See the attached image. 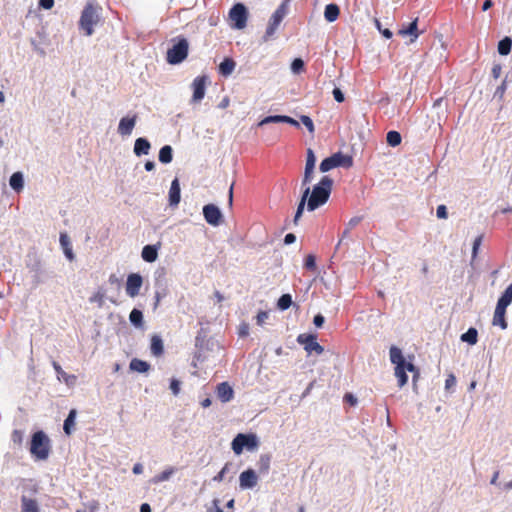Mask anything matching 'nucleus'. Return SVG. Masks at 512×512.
<instances>
[{"label":"nucleus","instance_id":"nucleus-12","mask_svg":"<svg viewBox=\"0 0 512 512\" xmlns=\"http://www.w3.org/2000/svg\"><path fill=\"white\" fill-rule=\"evenodd\" d=\"M207 84L206 76H198L192 82L193 95L191 101L199 103L205 96V88Z\"/></svg>","mask_w":512,"mask_h":512},{"label":"nucleus","instance_id":"nucleus-35","mask_svg":"<svg viewBox=\"0 0 512 512\" xmlns=\"http://www.w3.org/2000/svg\"><path fill=\"white\" fill-rule=\"evenodd\" d=\"M512 40L509 37H505L498 43V52L500 55H508L511 51Z\"/></svg>","mask_w":512,"mask_h":512},{"label":"nucleus","instance_id":"nucleus-22","mask_svg":"<svg viewBox=\"0 0 512 512\" xmlns=\"http://www.w3.org/2000/svg\"><path fill=\"white\" fill-rule=\"evenodd\" d=\"M150 147V143L147 139L138 138L134 144V153L137 156L147 155L149 153Z\"/></svg>","mask_w":512,"mask_h":512},{"label":"nucleus","instance_id":"nucleus-21","mask_svg":"<svg viewBox=\"0 0 512 512\" xmlns=\"http://www.w3.org/2000/svg\"><path fill=\"white\" fill-rule=\"evenodd\" d=\"M21 512H40L38 503L35 499L26 496L21 497Z\"/></svg>","mask_w":512,"mask_h":512},{"label":"nucleus","instance_id":"nucleus-16","mask_svg":"<svg viewBox=\"0 0 512 512\" xmlns=\"http://www.w3.org/2000/svg\"><path fill=\"white\" fill-rule=\"evenodd\" d=\"M136 120L137 115H133L132 117H123L118 125V133L122 136L130 135L136 124Z\"/></svg>","mask_w":512,"mask_h":512},{"label":"nucleus","instance_id":"nucleus-56","mask_svg":"<svg viewBox=\"0 0 512 512\" xmlns=\"http://www.w3.org/2000/svg\"><path fill=\"white\" fill-rule=\"evenodd\" d=\"M325 319L321 314H318L314 317L313 323L316 327H321L324 323Z\"/></svg>","mask_w":512,"mask_h":512},{"label":"nucleus","instance_id":"nucleus-17","mask_svg":"<svg viewBox=\"0 0 512 512\" xmlns=\"http://www.w3.org/2000/svg\"><path fill=\"white\" fill-rule=\"evenodd\" d=\"M216 394H217V397L222 402L225 403V402H229L230 400L233 399L234 391H233L232 387L227 382H222L217 385Z\"/></svg>","mask_w":512,"mask_h":512},{"label":"nucleus","instance_id":"nucleus-58","mask_svg":"<svg viewBox=\"0 0 512 512\" xmlns=\"http://www.w3.org/2000/svg\"><path fill=\"white\" fill-rule=\"evenodd\" d=\"M295 240H296V236L294 234H292V233H289V234H287L285 236L284 243L285 244H292V243L295 242Z\"/></svg>","mask_w":512,"mask_h":512},{"label":"nucleus","instance_id":"nucleus-6","mask_svg":"<svg viewBox=\"0 0 512 512\" xmlns=\"http://www.w3.org/2000/svg\"><path fill=\"white\" fill-rule=\"evenodd\" d=\"M188 41L185 38H180L172 48L167 51V62L170 64H179L187 58L188 55Z\"/></svg>","mask_w":512,"mask_h":512},{"label":"nucleus","instance_id":"nucleus-8","mask_svg":"<svg viewBox=\"0 0 512 512\" xmlns=\"http://www.w3.org/2000/svg\"><path fill=\"white\" fill-rule=\"evenodd\" d=\"M230 19L234 22V27L237 29H243L247 25L248 12L244 4L237 3L235 4L230 12Z\"/></svg>","mask_w":512,"mask_h":512},{"label":"nucleus","instance_id":"nucleus-25","mask_svg":"<svg viewBox=\"0 0 512 512\" xmlns=\"http://www.w3.org/2000/svg\"><path fill=\"white\" fill-rule=\"evenodd\" d=\"M340 14V9L336 4H328L325 7L324 17L328 22H334L337 20Z\"/></svg>","mask_w":512,"mask_h":512},{"label":"nucleus","instance_id":"nucleus-45","mask_svg":"<svg viewBox=\"0 0 512 512\" xmlns=\"http://www.w3.org/2000/svg\"><path fill=\"white\" fill-rule=\"evenodd\" d=\"M282 116L283 115L267 116L263 120H261L259 125H264L268 123H282Z\"/></svg>","mask_w":512,"mask_h":512},{"label":"nucleus","instance_id":"nucleus-10","mask_svg":"<svg viewBox=\"0 0 512 512\" xmlns=\"http://www.w3.org/2000/svg\"><path fill=\"white\" fill-rule=\"evenodd\" d=\"M422 32L418 30V18H415L409 24H403L397 34L403 38L409 37V43H414Z\"/></svg>","mask_w":512,"mask_h":512},{"label":"nucleus","instance_id":"nucleus-47","mask_svg":"<svg viewBox=\"0 0 512 512\" xmlns=\"http://www.w3.org/2000/svg\"><path fill=\"white\" fill-rule=\"evenodd\" d=\"M60 244L63 248V250L67 248H71V242L67 234L61 233L60 235Z\"/></svg>","mask_w":512,"mask_h":512},{"label":"nucleus","instance_id":"nucleus-27","mask_svg":"<svg viewBox=\"0 0 512 512\" xmlns=\"http://www.w3.org/2000/svg\"><path fill=\"white\" fill-rule=\"evenodd\" d=\"M390 360L393 364H395V366L407 364L402 351L396 346H392L390 348Z\"/></svg>","mask_w":512,"mask_h":512},{"label":"nucleus","instance_id":"nucleus-14","mask_svg":"<svg viewBox=\"0 0 512 512\" xmlns=\"http://www.w3.org/2000/svg\"><path fill=\"white\" fill-rule=\"evenodd\" d=\"M258 477L253 469L243 471L239 476V484L242 489L253 488L257 485Z\"/></svg>","mask_w":512,"mask_h":512},{"label":"nucleus","instance_id":"nucleus-30","mask_svg":"<svg viewBox=\"0 0 512 512\" xmlns=\"http://www.w3.org/2000/svg\"><path fill=\"white\" fill-rule=\"evenodd\" d=\"M150 365L143 360L134 358L130 362V369L139 373H145L149 370Z\"/></svg>","mask_w":512,"mask_h":512},{"label":"nucleus","instance_id":"nucleus-44","mask_svg":"<svg viewBox=\"0 0 512 512\" xmlns=\"http://www.w3.org/2000/svg\"><path fill=\"white\" fill-rule=\"evenodd\" d=\"M304 266L306 269L310 270V271H315L316 270V260H315V257L313 255H308L306 258H305V262H304Z\"/></svg>","mask_w":512,"mask_h":512},{"label":"nucleus","instance_id":"nucleus-4","mask_svg":"<svg viewBox=\"0 0 512 512\" xmlns=\"http://www.w3.org/2000/svg\"><path fill=\"white\" fill-rule=\"evenodd\" d=\"M353 165V158L341 152L334 153L320 163V171L325 173L336 167L350 168Z\"/></svg>","mask_w":512,"mask_h":512},{"label":"nucleus","instance_id":"nucleus-50","mask_svg":"<svg viewBox=\"0 0 512 512\" xmlns=\"http://www.w3.org/2000/svg\"><path fill=\"white\" fill-rule=\"evenodd\" d=\"M268 318V313L266 311H260L256 316V322L258 325H263Z\"/></svg>","mask_w":512,"mask_h":512},{"label":"nucleus","instance_id":"nucleus-41","mask_svg":"<svg viewBox=\"0 0 512 512\" xmlns=\"http://www.w3.org/2000/svg\"><path fill=\"white\" fill-rule=\"evenodd\" d=\"M314 168L305 167L304 169V176L302 179V186L307 187L308 184L312 181Z\"/></svg>","mask_w":512,"mask_h":512},{"label":"nucleus","instance_id":"nucleus-19","mask_svg":"<svg viewBox=\"0 0 512 512\" xmlns=\"http://www.w3.org/2000/svg\"><path fill=\"white\" fill-rule=\"evenodd\" d=\"M506 308L496 305L492 324L494 326H500L501 329L507 328V321L505 319Z\"/></svg>","mask_w":512,"mask_h":512},{"label":"nucleus","instance_id":"nucleus-39","mask_svg":"<svg viewBox=\"0 0 512 512\" xmlns=\"http://www.w3.org/2000/svg\"><path fill=\"white\" fill-rule=\"evenodd\" d=\"M175 472L174 468H169L164 471H162L160 474L156 475L154 477V482H163L170 478V476Z\"/></svg>","mask_w":512,"mask_h":512},{"label":"nucleus","instance_id":"nucleus-43","mask_svg":"<svg viewBox=\"0 0 512 512\" xmlns=\"http://www.w3.org/2000/svg\"><path fill=\"white\" fill-rule=\"evenodd\" d=\"M301 122L304 124V126L308 129V131L313 134L314 133V124L312 119L309 116L302 115L300 117Z\"/></svg>","mask_w":512,"mask_h":512},{"label":"nucleus","instance_id":"nucleus-28","mask_svg":"<svg viewBox=\"0 0 512 512\" xmlns=\"http://www.w3.org/2000/svg\"><path fill=\"white\" fill-rule=\"evenodd\" d=\"M76 410L72 409L64 421L63 429L67 435H71L75 426Z\"/></svg>","mask_w":512,"mask_h":512},{"label":"nucleus","instance_id":"nucleus-29","mask_svg":"<svg viewBox=\"0 0 512 512\" xmlns=\"http://www.w3.org/2000/svg\"><path fill=\"white\" fill-rule=\"evenodd\" d=\"M512 302V283L505 289L498 299L497 305L507 308Z\"/></svg>","mask_w":512,"mask_h":512},{"label":"nucleus","instance_id":"nucleus-63","mask_svg":"<svg viewBox=\"0 0 512 512\" xmlns=\"http://www.w3.org/2000/svg\"><path fill=\"white\" fill-rule=\"evenodd\" d=\"M140 512H152L151 511V507L149 504L147 503H143L141 506H140Z\"/></svg>","mask_w":512,"mask_h":512},{"label":"nucleus","instance_id":"nucleus-7","mask_svg":"<svg viewBox=\"0 0 512 512\" xmlns=\"http://www.w3.org/2000/svg\"><path fill=\"white\" fill-rule=\"evenodd\" d=\"M258 441L254 434H242L239 433L232 441V450L235 454L239 455L242 453L244 447L249 450L257 448Z\"/></svg>","mask_w":512,"mask_h":512},{"label":"nucleus","instance_id":"nucleus-48","mask_svg":"<svg viewBox=\"0 0 512 512\" xmlns=\"http://www.w3.org/2000/svg\"><path fill=\"white\" fill-rule=\"evenodd\" d=\"M228 471V464H226L217 475L213 477V481L215 482H221L224 480L225 474Z\"/></svg>","mask_w":512,"mask_h":512},{"label":"nucleus","instance_id":"nucleus-53","mask_svg":"<svg viewBox=\"0 0 512 512\" xmlns=\"http://www.w3.org/2000/svg\"><path fill=\"white\" fill-rule=\"evenodd\" d=\"M333 96H334V99L339 103H341L345 100L344 94L339 88H334Z\"/></svg>","mask_w":512,"mask_h":512},{"label":"nucleus","instance_id":"nucleus-18","mask_svg":"<svg viewBox=\"0 0 512 512\" xmlns=\"http://www.w3.org/2000/svg\"><path fill=\"white\" fill-rule=\"evenodd\" d=\"M180 183L177 178H175L169 189V204L170 206H177L180 202Z\"/></svg>","mask_w":512,"mask_h":512},{"label":"nucleus","instance_id":"nucleus-33","mask_svg":"<svg viewBox=\"0 0 512 512\" xmlns=\"http://www.w3.org/2000/svg\"><path fill=\"white\" fill-rule=\"evenodd\" d=\"M172 152L171 146H163L159 151V161L165 164L170 163L172 161Z\"/></svg>","mask_w":512,"mask_h":512},{"label":"nucleus","instance_id":"nucleus-13","mask_svg":"<svg viewBox=\"0 0 512 512\" xmlns=\"http://www.w3.org/2000/svg\"><path fill=\"white\" fill-rule=\"evenodd\" d=\"M143 279L141 275L137 273H132L128 275L126 282V293L130 297H136L139 294L140 288L142 286Z\"/></svg>","mask_w":512,"mask_h":512},{"label":"nucleus","instance_id":"nucleus-9","mask_svg":"<svg viewBox=\"0 0 512 512\" xmlns=\"http://www.w3.org/2000/svg\"><path fill=\"white\" fill-rule=\"evenodd\" d=\"M297 342L304 345V349L308 353L316 352L322 354L324 352L323 346L317 342V336L313 334H300L297 337Z\"/></svg>","mask_w":512,"mask_h":512},{"label":"nucleus","instance_id":"nucleus-55","mask_svg":"<svg viewBox=\"0 0 512 512\" xmlns=\"http://www.w3.org/2000/svg\"><path fill=\"white\" fill-rule=\"evenodd\" d=\"M39 5L44 9H51L54 5V0H40Z\"/></svg>","mask_w":512,"mask_h":512},{"label":"nucleus","instance_id":"nucleus-11","mask_svg":"<svg viewBox=\"0 0 512 512\" xmlns=\"http://www.w3.org/2000/svg\"><path fill=\"white\" fill-rule=\"evenodd\" d=\"M203 216L206 222L212 226H218L222 222V213L214 204H207L203 207Z\"/></svg>","mask_w":512,"mask_h":512},{"label":"nucleus","instance_id":"nucleus-5","mask_svg":"<svg viewBox=\"0 0 512 512\" xmlns=\"http://www.w3.org/2000/svg\"><path fill=\"white\" fill-rule=\"evenodd\" d=\"M98 21H99V15L97 13L95 6L91 3H88L84 7V9L81 13L80 22H79L80 27L85 32V35H87V36L92 35V33L94 31V26L98 23Z\"/></svg>","mask_w":512,"mask_h":512},{"label":"nucleus","instance_id":"nucleus-34","mask_svg":"<svg viewBox=\"0 0 512 512\" xmlns=\"http://www.w3.org/2000/svg\"><path fill=\"white\" fill-rule=\"evenodd\" d=\"M271 456L268 454H262L258 460V468L260 473H267L270 468Z\"/></svg>","mask_w":512,"mask_h":512},{"label":"nucleus","instance_id":"nucleus-31","mask_svg":"<svg viewBox=\"0 0 512 512\" xmlns=\"http://www.w3.org/2000/svg\"><path fill=\"white\" fill-rule=\"evenodd\" d=\"M461 341L467 342L470 345H475L478 341V332L475 328L471 327L461 335Z\"/></svg>","mask_w":512,"mask_h":512},{"label":"nucleus","instance_id":"nucleus-59","mask_svg":"<svg viewBox=\"0 0 512 512\" xmlns=\"http://www.w3.org/2000/svg\"><path fill=\"white\" fill-rule=\"evenodd\" d=\"M344 400L350 403L351 405H355L357 402L356 398L350 393L345 394Z\"/></svg>","mask_w":512,"mask_h":512},{"label":"nucleus","instance_id":"nucleus-42","mask_svg":"<svg viewBox=\"0 0 512 512\" xmlns=\"http://www.w3.org/2000/svg\"><path fill=\"white\" fill-rule=\"evenodd\" d=\"M316 157L312 149L307 150L306 164L305 167L315 169Z\"/></svg>","mask_w":512,"mask_h":512},{"label":"nucleus","instance_id":"nucleus-57","mask_svg":"<svg viewBox=\"0 0 512 512\" xmlns=\"http://www.w3.org/2000/svg\"><path fill=\"white\" fill-rule=\"evenodd\" d=\"M12 438H13L14 442L21 443V441H22V433H21V431L14 430L13 434H12Z\"/></svg>","mask_w":512,"mask_h":512},{"label":"nucleus","instance_id":"nucleus-15","mask_svg":"<svg viewBox=\"0 0 512 512\" xmlns=\"http://www.w3.org/2000/svg\"><path fill=\"white\" fill-rule=\"evenodd\" d=\"M407 371L417 372V369L412 363L395 366V376L398 380L399 387H403L407 383V381H408V376L406 374Z\"/></svg>","mask_w":512,"mask_h":512},{"label":"nucleus","instance_id":"nucleus-52","mask_svg":"<svg viewBox=\"0 0 512 512\" xmlns=\"http://www.w3.org/2000/svg\"><path fill=\"white\" fill-rule=\"evenodd\" d=\"M282 123H287V124H290L292 126H295L297 128L300 127V124L298 121H296L295 119H293L292 117L290 116H286V115H283L282 116Z\"/></svg>","mask_w":512,"mask_h":512},{"label":"nucleus","instance_id":"nucleus-24","mask_svg":"<svg viewBox=\"0 0 512 512\" xmlns=\"http://www.w3.org/2000/svg\"><path fill=\"white\" fill-rule=\"evenodd\" d=\"M141 256L144 261L152 263L157 259V248L154 245H146L142 249Z\"/></svg>","mask_w":512,"mask_h":512},{"label":"nucleus","instance_id":"nucleus-26","mask_svg":"<svg viewBox=\"0 0 512 512\" xmlns=\"http://www.w3.org/2000/svg\"><path fill=\"white\" fill-rule=\"evenodd\" d=\"M53 368L58 378L62 379L66 384H73L76 381V376L67 374L56 361L53 362Z\"/></svg>","mask_w":512,"mask_h":512},{"label":"nucleus","instance_id":"nucleus-51","mask_svg":"<svg viewBox=\"0 0 512 512\" xmlns=\"http://www.w3.org/2000/svg\"><path fill=\"white\" fill-rule=\"evenodd\" d=\"M170 389L174 395H178L180 392V382L176 379H172L170 383Z\"/></svg>","mask_w":512,"mask_h":512},{"label":"nucleus","instance_id":"nucleus-20","mask_svg":"<svg viewBox=\"0 0 512 512\" xmlns=\"http://www.w3.org/2000/svg\"><path fill=\"white\" fill-rule=\"evenodd\" d=\"M150 349L151 353L156 357H159L164 353L163 341L159 335H152Z\"/></svg>","mask_w":512,"mask_h":512},{"label":"nucleus","instance_id":"nucleus-3","mask_svg":"<svg viewBox=\"0 0 512 512\" xmlns=\"http://www.w3.org/2000/svg\"><path fill=\"white\" fill-rule=\"evenodd\" d=\"M288 13V0L283 1L272 14L267 25L263 40L266 42L270 40L276 33L279 25Z\"/></svg>","mask_w":512,"mask_h":512},{"label":"nucleus","instance_id":"nucleus-38","mask_svg":"<svg viewBox=\"0 0 512 512\" xmlns=\"http://www.w3.org/2000/svg\"><path fill=\"white\" fill-rule=\"evenodd\" d=\"M129 319L135 326H141L143 323V314L138 309H133L129 315Z\"/></svg>","mask_w":512,"mask_h":512},{"label":"nucleus","instance_id":"nucleus-23","mask_svg":"<svg viewBox=\"0 0 512 512\" xmlns=\"http://www.w3.org/2000/svg\"><path fill=\"white\" fill-rule=\"evenodd\" d=\"M236 66V62L232 58H225L219 65V73L227 77L232 74Z\"/></svg>","mask_w":512,"mask_h":512},{"label":"nucleus","instance_id":"nucleus-37","mask_svg":"<svg viewBox=\"0 0 512 512\" xmlns=\"http://www.w3.org/2000/svg\"><path fill=\"white\" fill-rule=\"evenodd\" d=\"M292 305V297L290 294H283L277 302L280 310H287Z\"/></svg>","mask_w":512,"mask_h":512},{"label":"nucleus","instance_id":"nucleus-64","mask_svg":"<svg viewBox=\"0 0 512 512\" xmlns=\"http://www.w3.org/2000/svg\"><path fill=\"white\" fill-rule=\"evenodd\" d=\"M493 5V2L491 0H486L484 3H483V6H482V10L483 11H486L488 10L489 8H491Z\"/></svg>","mask_w":512,"mask_h":512},{"label":"nucleus","instance_id":"nucleus-60","mask_svg":"<svg viewBox=\"0 0 512 512\" xmlns=\"http://www.w3.org/2000/svg\"><path fill=\"white\" fill-rule=\"evenodd\" d=\"M230 100L228 97H224L221 102L219 103V108H227L229 106Z\"/></svg>","mask_w":512,"mask_h":512},{"label":"nucleus","instance_id":"nucleus-40","mask_svg":"<svg viewBox=\"0 0 512 512\" xmlns=\"http://www.w3.org/2000/svg\"><path fill=\"white\" fill-rule=\"evenodd\" d=\"M291 70L295 74H300L304 71V61L301 58H295L291 64Z\"/></svg>","mask_w":512,"mask_h":512},{"label":"nucleus","instance_id":"nucleus-61","mask_svg":"<svg viewBox=\"0 0 512 512\" xmlns=\"http://www.w3.org/2000/svg\"><path fill=\"white\" fill-rule=\"evenodd\" d=\"M63 251H64L65 256H66L70 261L74 259V254H73V252H72V247H71V248H67V249H65V250H63Z\"/></svg>","mask_w":512,"mask_h":512},{"label":"nucleus","instance_id":"nucleus-49","mask_svg":"<svg viewBox=\"0 0 512 512\" xmlns=\"http://www.w3.org/2000/svg\"><path fill=\"white\" fill-rule=\"evenodd\" d=\"M436 213H437V217H438V218H441V219H446V218H447V216H448L447 208H446V206H445V205H439V206L437 207V211H436Z\"/></svg>","mask_w":512,"mask_h":512},{"label":"nucleus","instance_id":"nucleus-46","mask_svg":"<svg viewBox=\"0 0 512 512\" xmlns=\"http://www.w3.org/2000/svg\"><path fill=\"white\" fill-rule=\"evenodd\" d=\"M376 27L378 28L379 32L386 38L390 39L392 37V32L387 28H382L381 23L379 20H375Z\"/></svg>","mask_w":512,"mask_h":512},{"label":"nucleus","instance_id":"nucleus-54","mask_svg":"<svg viewBox=\"0 0 512 512\" xmlns=\"http://www.w3.org/2000/svg\"><path fill=\"white\" fill-rule=\"evenodd\" d=\"M482 243V236H478L475 238L473 242V256L475 257L477 254V251Z\"/></svg>","mask_w":512,"mask_h":512},{"label":"nucleus","instance_id":"nucleus-2","mask_svg":"<svg viewBox=\"0 0 512 512\" xmlns=\"http://www.w3.org/2000/svg\"><path fill=\"white\" fill-rule=\"evenodd\" d=\"M50 450V441L43 431H37L33 434L30 445V452L39 460L48 457Z\"/></svg>","mask_w":512,"mask_h":512},{"label":"nucleus","instance_id":"nucleus-1","mask_svg":"<svg viewBox=\"0 0 512 512\" xmlns=\"http://www.w3.org/2000/svg\"><path fill=\"white\" fill-rule=\"evenodd\" d=\"M332 186L333 180L329 176H323L320 182L313 187L312 191H310V187L307 186L303 190L301 200L298 204L294 217V223L296 224L299 218L302 216L306 202L307 209L309 211H314L318 207L324 205L330 197Z\"/></svg>","mask_w":512,"mask_h":512},{"label":"nucleus","instance_id":"nucleus-36","mask_svg":"<svg viewBox=\"0 0 512 512\" xmlns=\"http://www.w3.org/2000/svg\"><path fill=\"white\" fill-rule=\"evenodd\" d=\"M386 141L390 146L396 147L400 145L402 137L397 131H389L386 135Z\"/></svg>","mask_w":512,"mask_h":512},{"label":"nucleus","instance_id":"nucleus-62","mask_svg":"<svg viewBox=\"0 0 512 512\" xmlns=\"http://www.w3.org/2000/svg\"><path fill=\"white\" fill-rule=\"evenodd\" d=\"M143 471V466L140 463H137L133 467V473L134 474H140Z\"/></svg>","mask_w":512,"mask_h":512},{"label":"nucleus","instance_id":"nucleus-32","mask_svg":"<svg viewBox=\"0 0 512 512\" xmlns=\"http://www.w3.org/2000/svg\"><path fill=\"white\" fill-rule=\"evenodd\" d=\"M9 184L15 191L21 190L23 188V184H24L22 173H20V172L13 173L12 176L10 177Z\"/></svg>","mask_w":512,"mask_h":512}]
</instances>
